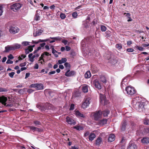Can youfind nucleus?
Returning a JSON list of instances; mask_svg holds the SVG:
<instances>
[{
  "instance_id": "1",
  "label": "nucleus",
  "mask_w": 149,
  "mask_h": 149,
  "mask_svg": "<svg viewBox=\"0 0 149 149\" xmlns=\"http://www.w3.org/2000/svg\"><path fill=\"white\" fill-rule=\"evenodd\" d=\"M132 104L133 107L139 112L144 111L148 107L145 103L137 102L135 100H133Z\"/></svg>"
},
{
  "instance_id": "2",
  "label": "nucleus",
  "mask_w": 149,
  "mask_h": 149,
  "mask_svg": "<svg viewBox=\"0 0 149 149\" xmlns=\"http://www.w3.org/2000/svg\"><path fill=\"white\" fill-rule=\"evenodd\" d=\"M53 105L49 103H46L44 104H38L36 105V107L41 110L42 112L46 110L53 109Z\"/></svg>"
},
{
  "instance_id": "3",
  "label": "nucleus",
  "mask_w": 149,
  "mask_h": 149,
  "mask_svg": "<svg viewBox=\"0 0 149 149\" xmlns=\"http://www.w3.org/2000/svg\"><path fill=\"white\" fill-rule=\"evenodd\" d=\"M116 58V56L112 54H108L107 56V58L109 61V62L113 65L117 63V60Z\"/></svg>"
},
{
  "instance_id": "4",
  "label": "nucleus",
  "mask_w": 149,
  "mask_h": 149,
  "mask_svg": "<svg viewBox=\"0 0 149 149\" xmlns=\"http://www.w3.org/2000/svg\"><path fill=\"white\" fill-rule=\"evenodd\" d=\"M22 4L19 3H15L11 5L10 9L14 12H16L19 10L22 7Z\"/></svg>"
},
{
  "instance_id": "5",
  "label": "nucleus",
  "mask_w": 149,
  "mask_h": 149,
  "mask_svg": "<svg viewBox=\"0 0 149 149\" xmlns=\"http://www.w3.org/2000/svg\"><path fill=\"white\" fill-rule=\"evenodd\" d=\"M125 91L127 93L130 95H132L136 93V90L134 87L130 86L127 87L125 88Z\"/></svg>"
},
{
  "instance_id": "6",
  "label": "nucleus",
  "mask_w": 149,
  "mask_h": 149,
  "mask_svg": "<svg viewBox=\"0 0 149 149\" xmlns=\"http://www.w3.org/2000/svg\"><path fill=\"white\" fill-rule=\"evenodd\" d=\"M30 87L35 88L37 90H41L44 89V85L41 84L35 83L31 85Z\"/></svg>"
},
{
  "instance_id": "7",
  "label": "nucleus",
  "mask_w": 149,
  "mask_h": 149,
  "mask_svg": "<svg viewBox=\"0 0 149 149\" xmlns=\"http://www.w3.org/2000/svg\"><path fill=\"white\" fill-rule=\"evenodd\" d=\"M90 97L86 98L82 105L81 107L84 109L86 108L90 104Z\"/></svg>"
},
{
  "instance_id": "8",
  "label": "nucleus",
  "mask_w": 149,
  "mask_h": 149,
  "mask_svg": "<svg viewBox=\"0 0 149 149\" xmlns=\"http://www.w3.org/2000/svg\"><path fill=\"white\" fill-rule=\"evenodd\" d=\"M93 85H94L95 87L99 90L101 89L102 87L101 84L97 79H95L94 80Z\"/></svg>"
},
{
  "instance_id": "9",
  "label": "nucleus",
  "mask_w": 149,
  "mask_h": 149,
  "mask_svg": "<svg viewBox=\"0 0 149 149\" xmlns=\"http://www.w3.org/2000/svg\"><path fill=\"white\" fill-rule=\"evenodd\" d=\"M19 31V29L17 27L14 26H11L9 29V31L11 33L15 34L18 33Z\"/></svg>"
},
{
  "instance_id": "10",
  "label": "nucleus",
  "mask_w": 149,
  "mask_h": 149,
  "mask_svg": "<svg viewBox=\"0 0 149 149\" xmlns=\"http://www.w3.org/2000/svg\"><path fill=\"white\" fill-rule=\"evenodd\" d=\"M137 146L136 145L133 141H130L127 146V149H136Z\"/></svg>"
},
{
  "instance_id": "11",
  "label": "nucleus",
  "mask_w": 149,
  "mask_h": 149,
  "mask_svg": "<svg viewBox=\"0 0 149 149\" xmlns=\"http://www.w3.org/2000/svg\"><path fill=\"white\" fill-rule=\"evenodd\" d=\"M102 114V111H100L96 112L93 115L94 120H98L101 117Z\"/></svg>"
},
{
  "instance_id": "12",
  "label": "nucleus",
  "mask_w": 149,
  "mask_h": 149,
  "mask_svg": "<svg viewBox=\"0 0 149 149\" xmlns=\"http://www.w3.org/2000/svg\"><path fill=\"white\" fill-rule=\"evenodd\" d=\"M127 122L125 120H123L120 125V129L122 131H125L126 128Z\"/></svg>"
},
{
  "instance_id": "13",
  "label": "nucleus",
  "mask_w": 149,
  "mask_h": 149,
  "mask_svg": "<svg viewBox=\"0 0 149 149\" xmlns=\"http://www.w3.org/2000/svg\"><path fill=\"white\" fill-rule=\"evenodd\" d=\"M76 74V72L74 71H71L70 72V70H68L65 73V75L67 77L72 76Z\"/></svg>"
},
{
  "instance_id": "14",
  "label": "nucleus",
  "mask_w": 149,
  "mask_h": 149,
  "mask_svg": "<svg viewBox=\"0 0 149 149\" xmlns=\"http://www.w3.org/2000/svg\"><path fill=\"white\" fill-rule=\"evenodd\" d=\"M40 12L41 10H38L36 11V13L34 18V20L38 21L40 20Z\"/></svg>"
},
{
  "instance_id": "15",
  "label": "nucleus",
  "mask_w": 149,
  "mask_h": 149,
  "mask_svg": "<svg viewBox=\"0 0 149 149\" xmlns=\"http://www.w3.org/2000/svg\"><path fill=\"white\" fill-rule=\"evenodd\" d=\"M66 121L70 125H74L76 124L75 121L72 118L69 116L67 117L66 118Z\"/></svg>"
},
{
  "instance_id": "16",
  "label": "nucleus",
  "mask_w": 149,
  "mask_h": 149,
  "mask_svg": "<svg viewBox=\"0 0 149 149\" xmlns=\"http://www.w3.org/2000/svg\"><path fill=\"white\" fill-rule=\"evenodd\" d=\"M7 100V98L4 96L0 97V102L1 103L4 105H6V102Z\"/></svg>"
},
{
  "instance_id": "17",
  "label": "nucleus",
  "mask_w": 149,
  "mask_h": 149,
  "mask_svg": "<svg viewBox=\"0 0 149 149\" xmlns=\"http://www.w3.org/2000/svg\"><path fill=\"white\" fill-rule=\"evenodd\" d=\"M107 119H103L100 120L97 124L98 125H103L106 124L107 123Z\"/></svg>"
},
{
  "instance_id": "18",
  "label": "nucleus",
  "mask_w": 149,
  "mask_h": 149,
  "mask_svg": "<svg viewBox=\"0 0 149 149\" xmlns=\"http://www.w3.org/2000/svg\"><path fill=\"white\" fill-rule=\"evenodd\" d=\"M115 139V136L113 134H111L109 135L108 138V141L110 142H112Z\"/></svg>"
},
{
  "instance_id": "19",
  "label": "nucleus",
  "mask_w": 149,
  "mask_h": 149,
  "mask_svg": "<svg viewBox=\"0 0 149 149\" xmlns=\"http://www.w3.org/2000/svg\"><path fill=\"white\" fill-rule=\"evenodd\" d=\"M5 50L4 52H8L10 50H14L13 46L8 45L5 47Z\"/></svg>"
},
{
  "instance_id": "20",
  "label": "nucleus",
  "mask_w": 149,
  "mask_h": 149,
  "mask_svg": "<svg viewBox=\"0 0 149 149\" xmlns=\"http://www.w3.org/2000/svg\"><path fill=\"white\" fill-rule=\"evenodd\" d=\"M141 142L144 144H147L149 143V138L148 137H143L141 140Z\"/></svg>"
},
{
  "instance_id": "21",
  "label": "nucleus",
  "mask_w": 149,
  "mask_h": 149,
  "mask_svg": "<svg viewBox=\"0 0 149 149\" xmlns=\"http://www.w3.org/2000/svg\"><path fill=\"white\" fill-rule=\"evenodd\" d=\"M75 114L76 116L78 117L84 118L85 115L81 113L79 111H75Z\"/></svg>"
},
{
  "instance_id": "22",
  "label": "nucleus",
  "mask_w": 149,
  "mask_h": 149,
  "mask_svg": "<svg viewBox=\"0 0 149 149\" xmlns=\"http://www.w3.org/2000/svg\"><path fill=\"white\" fill-rule=\"evenodd\" d=\"M102 139L100 137H98L95 141V144L96 145L99 146L101 143Z\"/></svg>"
},
{
  "instance_id": "23",
  "label": "nucleus",
  "mask_w": 149,
  "mask_h": 149,
  "mask_svg": "<svg viewBox=\"0 0 149 149\" xmlns=\"http://www.w3.org/2000/svg\"><path fill=\"white\" fill-rule=\"evenodd\" d=\"M96 136V135L94 133H91L89 135V140L92 141L95 138Z\"/></svg>"
},
{
  "instance_id": "24",
  "label": "nucleus",
  "mask_w": 149,
  "mask_h": 149,
  "mask_svg": "<svg viewBox=\"0 0 149 149\" xmlns=\"http://www.w3.org/2000/svg\"><path fill=\"white\" fill-rule=\"evenodd\" d=\"M29 127H30V129L34 131H37L38 132H40V129L38 128L34 127L33 126H30Z\"/></svg>"
},
{
  "instance_id": "25",
  "label": "nucleus",
  "mask_w": 149,
  "mask_h": 149,
  "mask_svg": "<svg viewBox=\"0 0 149 149\" xmlns=\"http://www.w3.org/2000/svg\"><path fill=\"white\" fill-rule=\"evenodd\" d=\"M110 111L108 109H106L105 110L102 111V114L104 117L107 116L108 115Z\"/></svg>"
},
{
  "instance_id": "26",
  "label": "nucleus",
  "mask_w": 149,
  "mask_h": 149,
  "mask_svg": "<svg viewBox=\"0 0 149 149\" xmlns=\"http://www.w3.org/2000/svg\"><path fill=\"white\" fill-rule=\"evenodd\" d=\"M85 77L86 78H88L91 76V74L89 71H87L84 74Z\"/></svg>"
},
{
  "instance_id": "27",
  "label": "nucleus",
  "mask_w": 149,
  "mask_h": 149,
  "mask_svg": "<svg viewBox=\"0 0 149 149\" xmlns=\"http://www.w3.org/2000/svg\"><path fill=\"white\" fill-rule=\"evenodd\" d=\"M82 90L83 92L84 93H86L88 92V90L87 85H85V86H82Z\"/></svg>"
},
{
  "instance_id": "28",
  "label": "nucleus",
  "mask_w": 149,
  "mask_h": 149,
  "mask_svg": "<svg viewBox=\"0 0 149 149\" xmlns=\"http://www.w3.org/2000/svg\"><path fill=\"white\" fill-rule=\"evenodd\" d=\"M67 61V59L66 58H62L61 60H59L58 61V63L59 64H61L63 63H65Z\"/></svg>"
},
{
  "instance_id": "29",
  "label": "nucleus",
  "mask_w": 149,
  "mask_h": 149,
  "mask_svg": "<svg viewBox=\"0 0 149 149\" xmlns=\"http://www.w3.org/2000/svg\"><path fill=\"white\" fill-rule=\"evenodd\" d=\"M100 79L101 81L104 83H106L107 82V80L104 76L101 75L100 77Z\"/></svg>"
},
{
  "instance_id": "30",
  "label": "nucleus",
  "mask_w": 149,
  "mask_h": 149,
  "mask_svg": "<svg viewBox=\"0 0 149 149\" xmlns=\"http://www.w3.org/2000/svg\"><path fill=\"white\" fill-rule=\"evenodd\" d=\"M50 39L55 40L56 41H61L62 39V38L59 36L51 37L49 38Z\"/></svg>"
},
{
  "instance_id": "31",
  "label": "nucleus",
  "mask_w": 149,
  "mask_h": 149,
  "mask_svg": "<svg viewBox=\"0 0 149 149\" xmlns=\"http://www.w3.org/2000/svg\"><path fill=\"white\" fill-rule=\"evenodd\" d=\"M116 47L118 50L122 48V45L121 44H117L116 45Z\"/></svg>"
},
{
  "instance_id": "32",
  "label": "nucleus",
  "mask_w": 149,
  "mask_h": 149,
  "mask_svg": "<svg viewBox=\"0 0 149 149\" xmlns=\"http://www.w3.org/2000/svg\"><path fill=\"white\" fill-rule=\"evenodd\" d=\"M41 33L42 32H39V31L36 30L35 32L33 33V36L34 37H36L38 36H39Z\"/></svg>"
},
{
  "instance_id": "33",
  "label": "nucleus",
  "mask_w": 149,
  "mask_h": 149,
  "mask_svg": "<svg viewBox=\"0 0 149 149\" xmlns=\"http://www.w3.org/2000/svg\"><path fill=\"white\" fill-rule=\"evenodd\" d=\"M8 91V89L7 88L0 87V92H6Z\"/></svg>"
},
{
  "instance_id": "34",
  "label": "nucleus",
  "mask_w": 149,
  "mask_h": 149,
  "mask_svg": "<svg viewBox=\"0 0 149 149\" xmlns=\"http://www.w3.org/2000/svg\"><path fill=\"white\" fill-rule=\"evenodd\" d=\"M105 36L107 38H110L111 36V32L109 31H108L105 32Z\"/></svg>"
},
{
  "instance_id": "35",
  "label": "nucleus",
  "mask_w": 149,
  "mask_h": 149,
  "mask_svg": "<svg viewBox=\"0 0 149 149\" xmlns=\"http://www.w3.org/2000/svg\"><path fill=\"white\" fill-rule=\"evenodd\" d=\"M65 67L67 68V69H70V64L68 63L65 62L64 64Z\"/></svg>"
},
{
  "instance_id": "36",
  "label": "nucleus",
  "mask_w": 149,
  "mask_h": 149,
  "mask_svg": "<svg viewBox=\"0 0 149 149\" xmlns=\"http://www.w3.org/2000/svg\"><path fill=\"white\" fill-rule=\"evenodd\" d=\"M13 47L14 49V50L16 49H18L20 48L21 47V45H20L18 44H15V45L13 46Z\"/></svg>"
},
{
  "instance_id": "37",
  "label": "nucleus",
  "mask_w": 149,
  "mask_h": 149,
  "mask_svg": "<svg viewBox=\"0 0 149 149\" xmlns=\"http://www.w3.org/2000/svg\"><path fill=\"white\" fill-rule=\"evenodd\" d=\"M101 31H105L107 30L106 27L104 25H101L100 27Z\"/></svg>"
},
{
  "instance_id": "38",
  "label": "nucleus",
  "mask_w": 149,
  "mask_h": 149,
  "mask_svg": "<svg viewBox=\"0 0 149 149\" xmlns=\"http://www.w3.org/2000/svg\"><path fill=\"white\" fill-rule=\"evenodd\" d=\"M24 88L23 89H18V92L20 94H23L24 93Z\"/></svg>"
},
{
  "instance_id": "39",
  "label": "nucleus",
  "mask_w": 149,
  "mask_h": 149,
  "mask_svg": "<svg viewBox=\"0 0 149 149\" xmlns=\"http://www.w3.org/2000/svg\"><path fill=\"white\" fill-rule=\"evenodd\" d=\"M135 48L136 49H138V50H139V51H143L144 50L143 48L142 47H140V46H138V45L136 46H135Z\"/></svg>"
},
{
  "instance_id": "40",
  "label": "nucleus",
  "mask_w": 149,
  "mask_h": 149,
  "mask_svg": "<svg viewBox=\"0 0 149 149\" xmlns=\"http://www.w3.org/2000/svg\"><path fill=\"white\" fill-rule=\"evenodd\" d=\"M60 17L62 19H64L66 17L65 14L63 13H61L60 14Z\"/></svg>"
},
{
  "instance_id": "41",
  "label": "nucleus",
  "mask_w": 149,
  "mask_h": 149,
  "mask_svg": "<svg viewBox=\"0 0 149 149\" xmlns=\"http://www.w3.org/2000/svg\"><path fill=\"white\" fill-rule=\"evenodd\" d=\"M78 16V14L77 12H74L72 14V17L74 18H76Z\"/></svg>"
},
{
  "instance_id": "42",
  "label": "nucleus",
  "mask_w": 149,
  "mask_h": 149,
  "mask_svg": "<svg viewBox=\"0 0 149 149\" xmlns=\"http://www.w3.org/2000/svg\"><path fill=\"white\" fill-rule=\"evenodd\" d=\"M33 123L35 124L36 126H37L38 125H41V123L39 121H38L37 120H34L33 121Z\"/></svg>"
},
{
  "instance_id": "43",
  "label": "nucleus",
  "mask_w": 149,
  "mask_h": 149,
  "mask_svg": "<svg viewBox=\"0 0 149 149\" xmlns=\"http://www.w3.org/2000/svg\"><path fill=\"white\" fill-rule=\"evenodd\" d=\"M143 123L145 125H149V120L145 118L143 121Z\"/></svg>"
},
{
  "instance_id": "44",
  "label": "nucleus",
  "mask_w": 149,
  "mask_h": 149,
  "mask_svg": "<svg viewBox=\"0 0 149 149\" xmlns=\"http://www.w3.org/2000/svg\"><path fill=\"white\" fill-rule=\"evenodd\" d=\"M44 57V54L43 53L41 55V56L39 58V60L38 61H40L42 60L43 61V62H45V60L44 59H43V58Z\"/></svg>"
},
{
  "instance_id": "45",
  "label": "nucleus",
  "mask_w": 149,
  "mask_h": 149,
  "mask_svg": "<svg viewBox=\"0 0 149 149\" xmlns=\"http://www.w3.org/2000/svg\"><path fill=\"white\" fill-rule=\"evenodd\" d=\"M3 12V7L2 5L0 4V16L2 15Z\"/></svg>"
},
{
  "instance_id": "46",
  "label": "nucleus",
  "mask_w": 149,
  "mask_h": 149,
  "mask_svg": "<svg viewBox=\"0 0 149 149\" xmlns=\"http://www.w3.org/2000/svg\"><path fill=\"white\" fill-rule=\"evenodd\" d=\"M49 95L51 96V97H52L54 94V93L53 92L49 91L48 92Z\"/></svg>"
},
{
  "instance_id": "47",
  "label": "nucleus",
  "mask_w": 149,
  "mask_h": 149,
  "mask_svg": "<svg viewBox=\"0 0 149 149\" xmlns=\"http://www.w3.org/2000/svg\"><path fill=\"white\" fill-rule=\"evenodd\" d=\"M15 72H12L9 73L8 74V75L11 78H13V77L14 75L15 74Z\"/></svg>"
},
{
  "instance_id": "48",
  "label": "nucleus",
  "mask_w": 149,
  "mask_h": 149,
  "mask_svg": "<svg viewBox=\"0 0 149 149\" xmlns=\"http://www.w3.org/2000/svg\"><path fill=\"white\" fill-rule=\"evenodd\" d=\"M22 44L24 46H26L29 45V42L26 41L23 42L22 43Z\"/></svg>"
},
{
  "instance_id": "49",
  "label": "nucleus",
  "mask_w": 149,
  "mask_h": 149,
  "mask_svg": "<svg viewBox=\"0 0 149 149\" xmlns=\"http://www.w3.org/2000/svg\"><path fill=\"white\" fill-rule=\"evenodd\" d=\"M50 40L49 39H46L45 40H39L38 41L39 42H46L47 41H49Z\"/></svg>"
},
{
  "instance_id": "50",
  "label": "nucleus",
  "mask_w": 149,
  "mask_h": 149,
  "mask_svg": "<svg viewBox=\"0 0 149 149\" xmlns=\"http://www.w3.org/2000/svg\"><path fill=\"white\" fill-rule=\"evenodd\" d=\"M54 51H52V53L54 54V56L56 57H58V55L56 54H55V53L56 52H58L56 50H55V49H54Z\"/></svg>"
},
{
  "instance_id": "51",
  "label": "nucleus",
  "mask_w": 149,
  "mask_h": 149,
  "mask_svg": "<svg viewBox=\"0 0 149 149\" xmlns=\"http://www.w3.org/2000/svg\"><path fill=\"white\" fill-rule=\"evenodd\" d=\"M74 104H71L70 105V110H73L74 109Z\"/></svg>"
},
{
  "instance_id": "52",
  "label": "nucleus",
  "mask_w": 149,
  "mask_h": 149,
  "mask_svg": "<svg viewBox=\"0 0 149 149\" xmlns=\"http://www.w3.org/2000/svg\"><path fill=\"white\" fill-rule=\"evenodd\" d=\"M127 51L128 52H132L134 51V49L132 48H128L127 49Z\"/></svg>"
},
{
  "instance_id": "53",
  "label": "nucleus",
  "mask_w": 149,
  "mask_h": 149,
  "mask_svg": "<svg viewBox=\"0 0 149 149\" xmlns=\"http://www.w3.org/2000/svg\"><path fill=\"white\" fill-rule=\"evenodd\" d=\"M13 63V61H11L10 59H8L6 62L7 64H12Z\"/></svg>"
},
{
  "instance_id": "54",
  "label": "nucleus",
  "mask_w": 149,
  "mask_h": 149,
  "mask_svg": "<svg viewBox=\"0 0 149 149\" xmlns=\"http://www.w3.org/2000/svg\"><path fill=\"white\" fill-rule=\"evenodd\" d=\"M34 91V90H32L31 89H29L27 91V92L29 93H31Z\"/></svg>"
},
{
  "instance_id": "55",
  "label": "nucleus",
  "mask_w": 149,
  "mask_h": 149,
  "mask_svg": "<svg viewBox=\"0 0 149 149\" xmlns=\"http://www.w3.org/2000/svg\"><path fill=\"white\" fill-rule=\"evenodd\" d=\"M39 65L38 63H36L35 64L34 68L35 69H38V68Z\"/></svg>"
},
{
  "instance_id": "56",
  "label": "nucleus",
  "mask_w": 149,
  "mask_h": 149,
  "mask_svg": "<svg viewBox=\"0 0 149 149\" xmlns=\"http://www.w3.org/2000/svg\"><path fill=\"white\" fill-rule=\"evenodd\" d=\"M33 56V54L31 53L29 55L28 57L29 58V60L31 61V59Z\"/></svg>"
},
{
  "instance_id": "57",
  "label": "nucleus",
  "mask_w": 149,
  "mask_h": 149,
  "mask_svg": "<svg viewBox=\"0 0 149 149\" xmlns=\"http://www.w3.org/2000/svg\"><path fill=\"white\" fill-rule=\"evenodd\" d=\"M62 43H63L65 45H66L68 42V41L65 40H63L61 41Z\"/></svg>"
},
{
  "instance_id": "58",
  "label": "nucleus",
  "mask_w": 149,
  "mask_h": 149,
  "mask_svg": "<svg viewBox=\"0 0 149 149\" xmlns=\"http://www.w3.org/2000/svg\"><path fill=\"white\" fill-rule=\"evenodd\" d=\"M92 23L93 25L94 26L97 24V21L96 20H95V19L92 21Z\"/></svg>"
},
{
  "instance_id": "59",
  "label": "nucleus",
  "mask_w": 149,
  "mask_h": 149,
  "mask_svg": "<svg viewBox=\"0 0 149 149\" xmlns=\"http://www.w3.org/2000/svg\"><path fill=\"white\" fill-rule=\"evenodd\" d=\"M8 57L10 59H12L14 58L13 56L11 54H10V55L8 56Z\"/></svg>"
},
{
  "instance_id": "60",
  "label": "nucleus",
  "mask_w": 149,
  "mask_h": 149,
  "mask_svg": "<svg viewBox=\"0 0 149 149\" xmlns=\"http://www.w3.org/2000/svg\"><path fill=\"white\" fill-rule=\"evenodd\" d=\"M25 52L26 54H29L30 52L29 50L27 48L26 49H25Z\"/></svg>"
},
{
  "instance_id": "61",
  "label": "nucleus",
  "mask_w": 149,
  "mask_h": 149,
  "mask_svg": "<svg viewBox=\"0 0 149 149\" xmlns=\"http://www.w3.org/2000/svg\"><path fill=\"white\" fill-rule=\"evenodd\" d=\"M66 50L67 51H69L71 49V48L70 47L68 46H66Z\"/></svg>"
},
{
  "instance_id": "62",
  "label": "nucleus",
  "mask_w": 149,
  "mask_h": 149,
  "mask_svg": "<svg viewBox=\"0 0 149 149\" xmlns=\"http://www.w3.org/2000/svg\"><path fill=\"white\" fill-rule=\"evenodd\" d=\"M55 6L54 5H53L50 6L49 7L52 10H54L55 9Z\"/></svg>"
},
{
  "instance_id": "63",
  "label": "nucleus",
  "mask_w": 149,
  "mask_h": 149,
  "mask_svg": "<svg viewBox=\"0 0 149 149\" xmlns=\"http://www.w3.org/2000/svg\"><path fill=\"white\" fill-rule=\"evenodd\" d=\"M132 43V41L130 40L128 41L127 42V45L128 46L130 45Z\"/></svg>"
},
{
  "instance_id": "64",
  "label": "nucleus",
  "mask_w": 149,
  "mask_h": 149,
  "mask_svg": "<svg viewBox=\"0 0 149 149\" xmlns=\"http://www.w3.org/2000/svg\"><path fill=\"white\" fill-rule=\"evenodd\" d=\"M26 65V63L24 62L23 63H22L20 64L19 66L21 67L24 66Z\"/></svg>"
}]
</instances>
